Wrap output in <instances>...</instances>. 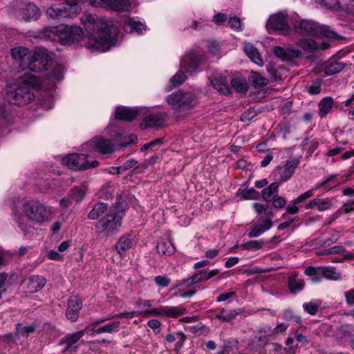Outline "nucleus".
Segmentation results:
<instances>
[{
	"mask_svg": "<svg viewBox=\"0 0 354 354\" xmlns=\"http://www.w3.org/2000/svg\"><path fill=\"white\" fill-rule=\"evenodd\" d=\"M84 29L88 35L85 46L92 51L104 52L116 43V38L111 28L105 23L95 21L93 16H87Z\"/></svg>",
	"mask_w": 354,
	"mask_h": 354,
	"instance_id": "nucleus-1",
	"label": "nucleus"
},
{
	"mask_svg": "<svg viewBox=\"0 0 354 354\" xmlns=\"http://www.w3.org/2000/svg\"><path fill=\"white\" fill-rule=\"evenodd\" d=\"M82 28L77 26L64 27H44L36 32V37L52 41H59L62 45H71L78 41L84 35Z\"/></svg>",
	"mask_w": 354,
	"mask_h": 354,
	"instance_id": "nucleus-2",
	"label": "nucleus"
},
{
	"mask_svg": "<svg viewBox=\"0 0 354 354\" xmlns=\"http://www.w3.org/2000/svg\"><path fill=\"white\" fill-rule=\"evenodd\" d=\"M167 102L174 107V112L188 111L194 109L198 104L197 95L190 91L179 89L167 95Z\"/></svg>",
	"mask_w": 354,
	"mask_h": 354,
	"instance_id": "nucleus-3",
	"label": "nucleus"
},
{
	"mask_svg": "<svg viewBox=\"0 0 354 354\" xmlns=\"http://www.w3.org/2000/svg\"><path fill=\"white\" fill-rule=\"evenodd\" d=\"M23 211L29 221L39 225L49 221L52 214V207L37 200L26 202L23 205Z\"/></svg>",
	"mask_w": 354,
	"mask_h": 354,
	"instance_id": "nucleus-4",
	"label": "nucleus"
},
{
	"mask_svg": "<svg viewBox=\"0 0 354 354\" xmlns=\"http://www.w3.org/2000/svg\"><path fill=\"white\" fill-rule=\"evenodd\" d=\"M123 212L111 208L105 216L95 225L97 234L104 233L106 236L115 234L122 225Z\"/></svg>",
	"mask_w": 354,
	"mask_h": 354,
	"instance_id": "nucleus-5",
	"label": "nucleus"
},
{
	"mask_svg": "<svg viewBox=\"0 0 354 354\" xmlns=\"http://www.w3.org/2000/svg\"><path fill=\"white\" fill-rule=\"evenodd\" d=\"M295 28L298 34L302 35H306L330 38H334L336 36L335 32L330 30L327 26H321L313 21L306 19L295 22Z\"/></svg>",
	"mask_w": 354,
	"mask_h": 354,
	"instance_id": "nucleus-6",
	"label": "nucleus"
},
{
	"mask_svg": "<svg viewBox=\"0 0 354 354\" xmlns=\"http://www.w3.org/2000/svg\"><path fill=\"white\" fill-rule=\"evenodd\" d=\"M35 98V95L32 89L26 86H21L14 90H8L7 91V102H3L0 104V106H4L6 104V108L8 109L10 116H11V104L17 106H24L31 102ZM4 109V107L1 109Z\"/></svg>",
	"mask_w": 354,
	"mask_h": 354,
	"instance_id": "nucleus-7",
	"label": "nucleus"
},
{
	"mask_svg": "<svg viewBox=\"0 0 354 354\" xmlns=\"http://www.w3.org/2000/svg\"><path fill=\"white\" fill-rule=\"evenodd\" d=\"M87 155L83 153H71L64 157L62 162L73 171H84L98 165L97 160L90 162L87 160Z\"/></svg>",
	"mask_w": 354,
	"mask_h": 354,
	"instance_id": "nucleus-8",
	"label": "nucleus"
},
{
	"mask_svg": "<svg viewBox=\"0 0 354 354\" xmlns=\"http://www.w3.org/2000/svg\"><path fill=\"white\" fill-rule=\"evenodd\" d=\"M77 0H68L62 3L52 5L46 9V14L49 18L59 19L70 17L77 12Z\"/></svg>",
	"mask_w": 354,
	"mask_h": 354,
	"instance_id": "nucleus-9",
	"label": "nucleus"
},
{
	"mask_svg": "<svg viewBox=\"0 0 354 354\" xmlns=\"http://www.w3.org/2000/svg\"><path fill=\"white\" fill-rule=\"evenodd\" d=\"M53 60L45 50H40L30 54L26 69L36 73H41L48 69Z\"/></svg>",
	"mask_w": 354,
	"mask_h": 354,
	"instance_id": "nucleus-10",
	"label": "nucleus"
},
{
	"mask_svg": "<svg viewBox=\"0 0 354 354\" xmlns=\"http://www.w3.org/2000/svg\"><path fill=\"white\" fill-rule=\"evenodd\" d=\"M87 328L72 333H68L59 340V345L62 346V353L71 354L77 351L80 339L84 335Z\"/></svg>",
	"mask_w": 354,
	"mask_h": 354,
	"instance_id": "nucleus-11",
	"label": "nucleus"
},
{
	"mask_svg": "<svg viewBox=\"0 0 354 354\" xmlns=\"http://www.w3.org/2000/svg\"><path fill=\"white\" fill-rule=\"evenodd\" d=\"M203 60L204 55L201 52L193 50L183 57L180 64L187 73H193L197 71Z\"/></svg>",
	"mask_w": 354,
	"mask_h": 354,
	"instance_id": "nucleus-12",
	"label": "nucleus"
},
{
	"mask_svg": "<svg viewBox=\"0 0 354 354\" xmlns=\"http://www.w3.org/2000/svg\"><path fill=\"white\" fill-rule=\"evenodd\" d=\"M90 4L97 8H109L111 10L123 12L131 8L129 0H89Z\"/></svg>",
	"mask_w": 354,
	"mask_h": 354,
	"instance_id": "nucleus-13",
	"label": "nucleus"
},
{
	"mask_svg": "<svg viewBox=\"0 0 354 354\" xmlns=\"http://www.w3.org/2000/svg\"><path fill=\"white\" fill-rule=\"evenodd\" d=\"M186 311V308L178 306H160L145 311V315H161L176 318L180 315H184Z\"/></svg>",
	"mask_w": 354,
	"mask_h": 354,
	"instance_id": "nucleus-14",
	"label": "nucleus"
},
{
	"mask_svg": "<svg viewBox=\"0 0 354 354\" xmlns=\"http://www.w3.org/2000/svg\"><path fill=\"white\" fill-rule=\"evenodd\" d=\"M266 28L269 31H279L282 35L287 34L289 30L287 19L281 13L272 15L267 21Z\"/></svg>",
	"mask_w": 354,
	"mask_h": 354,
	"instance_id": "nucleus-15",
	"label": "nucleus"
},
{
	"mask_svg": "<svg viewBox=\"0 0 354 354\" xmlns=\"http://www.w3.org/2000/svg\"><path fill=\"white\" fill-rule=\"evenodd\" d=\"M299 164V160L298 158L288 160L284 166L277 167L276 168L274 171V178L281 182L288 180L293 174Z\"/></svg>",
	"mask_w": 354,
	"mask_h": 354,
	"instance_id": "nucleus-16",
	"label": "nucleus"
},
{
	"mask_svg": "<svg viewBox=\"0 0 354 354\" xmlns=\"http://www.w3.org/2000/svg\"><path fill=\"white\" fill-rule=\"evenodd\" d=\"M46 283L44 277L39 275H30L26 277L21 281V285L30 293H35L41 290Z\"/></svg>",
	"mask_w": 354,
	"mask_h": 354,
	"instance_id": "nucleus-17",
	"label": "nucleus"
},
{
	"mask_svg": "<svg viewBox=\"0 0 354 354\" xmlns=\"http://www.w3.org/2000/svg\"><path fill=\"white\" fill-rule=\"evenodd\" d=\"M19 16L25 21L37 20L41 15L39 8L32 3H21Z\"/></svg>",
	"mask_w": 354,
	"mask_h": 354,
	"instance_id": "nucleus-18",
	"label": "nucleus"
},
{
	"mask_svg": "<svg viewBox=\"0 0 354 354\" xmlns=\"http://www.w3.org/2000/svg\"><path fill=\"white\" fill-rule=\"evenodd\" d=\"M166 116V113L149 114L144 118L140 127L145 129L148 128H161L165 124Z\"/></svg>",
	"mask_w": 354,
	"mask_h": 354,
	"instance_id": "nucleus-19",
	"label": "nucleus"
},
{
	"mask_svg": "<svg viewBox=\"0 0 354 354\" xmlns=\"http://www.w3.org/2000/svg\"><path fill=\"white\" fill-rule=\"evenodd\" d=\"M219 272V270L218 269H214L210 272H207L205 270L203 271H200L198 273L194 274L193 276L186 279L182 280L181 282L178 284V286H182L184 284H187V286H192L202 281L208 280L218 274Z\"/></svg>",
	"mask_w": 354,
	"mask_h": 354,
	"instance_id": "nucleus-20",
	"label": "nucleus"
},
{
	"mask_svg": "<svg viewBox=\"0 0 354 354\" xmlns=\"http://www.w3.org/2000/svg\"><path fill=\"white\" fill-rule=\"evenodd\" d=\"M31 53L27 48L18 47L12 49L11 55L13 59L19 65L21 71H24L27 68V63L30 59Z\"/></svg>",
	"mask_w": 354,
	"mask_h": 354,
	"instance_id": "nucleus-21",
	"label": "nucleus"
},
{
	"mask_svg": "<svg viewBox=\"0 0 354 354\" xmlns=\"http://www.w3.org/2000/svg\"><path fill=\"white\" fill-rule=\"evenodd\" d=\"M273 53L281 60L289 61L292 58H300L302 57V53L299 49L295 48H283L277 46L273 48Z\"/></svg>",
	"mask_w": 354,
	"mask_h": 354,
	"instance_id": "nucleus-22",
	"label": "nucleus"
},
{
	"mask_svg": "<svg viewBox=\"0 0 354 354\" xmlns=\"http://www.w3.org/2000/svg\"><path fill=\"white\" fill-rule=\"evenodd\" d=\"M82 308V301L77 297H71L68 301L66 317L71 322H75L79 317V311Z\"/></svg>",
	"mask_w": 354,
	"mask_h": 354,
	"instance_id": "nucleus-23",
	"label": "nucleus"
},
{
	"mask_svg": "<svg viewBox=\"0 0 354 354\" xmlns=\"http://www.w3.org/2000/svg\"><path fill=\"white\" fill-rule=\"evenodd\" d=\"M138 115V109L126 106H118L115 111V117L118 120L127 122L133 121Z\"/></svg>",
	"mask_w": 354,
	"mask_h": 354,
	"instance_id": "nucleus-24",
	"label": "nucleus"
},
{
	"mask_svg": "<svg viewBox=\"0 0 354 354\" xmlns=\"http://www.w3.org/2000/svg\"><path fill=\"white\" fill-rule=\"evenodd\" d=\"M211 85L222 95L232 93V88L229 85L226 77H215L210 80Z\"/></svg>",
	"mask_w": 354,
	"mask_h": 354,
	"instance_id": "nucleus-25",
	"label": "nucleus"
},
{
	"mask_svg": "<svg viewBox=\"0 0 354 354\" xmlns=\"http://www.w3.org/2000/svg\"><path fill=\"white\" fill-rule=\"evenodd\" d=\"M95 149L102 154L111 153L114 151V145L109 139L102 137H95L93 139Z\"/></svg>",
	"mask_w": 354,
	"mask_h": 354,
	"instance_id": "nucleus-26",
	"label": "nucleus"
},
{
	"mask_svg": "<svg viewBox=\"0 0 354 354\" xmlns=\"http://www.w3.org/2000/svg\"><path fill=\"white\" fill-rule=\"evenodd\" d=\"M296 45L303 50L308 53H313L319 48L326 49L328 47V45L325 44H322L321 46L319 44L313 39H301L297 41Z\"/></svg>",
	"mask_w": 354,
	"mask_h": 354,
	"instance_id": "nucleus-27",
	"label": "nucleus"
},
{
	"mask_svg": "<svg viewBox=\"0 0 354 354\" xmlns=\"http://www.w3.org/2000/svg\"><path fill=\"white\" fill-rule=\"evenodd\" d=\"M123 28L126 32L130 33L142 34L147 30L145 24L140 21H136L133 18H129L124 21Z\"/></svg>",
	"mask_w": 354,
	"mask_h": 354,
	"instance_id": "nucleus-28",
	"label": "nucleus"
},
{
	"mask_svg": "<svg viewBox=\"0 0 354 354\" xmlns=\"http://www.w3.org/2000/svg\"><path fill=\"white\" fill-rule=\"evenodd\" d=\"M13 216L24 235L25 236H32L33 235L34 227L31 226L20 214L15 212Z\"/></svg>",
	"mask_w": 354,
	"mask_h": 354,
	"instance_id": "nucleus-29",
	"label": "nucleus"
},
{
	"mask_svg": "<svg viewBox=\"0 0 354 354\" xmlns=\"http://www.w3.org/2000/svg\"><path fill=\"white\" fill-rule=\"evenodd\" d=\"M273 223L270 219H265L263 223H255L249 232L250 237H257L262 234L266 230L272 227Z\"/></svg>",
	"mask_w": 354,
	"mask_h": 354,
	"instance_id": "nucleus-30",
	"label": "nucleus"
},
{
	"mask_svg": "<svg viewBox=\"0 0 354 354\" xmlns=\"http://www.w3.org/2000/svg\"><path fill=\"white\" fill-rule=\"evenodd\" d=\"M132 245V239L129 235L122 236L115 245V249L118 254L124 256L127 250Z\"/></svg>",
	"mask_w": 354,
	"mask_h": 354,
	"instance_id": "nucleus-31",
	"label": "nucleus"
},
{
	"mask_svg": "<svg viewBox=\"0 0 354 354\" xmlns=\"http://www.w3.org/2000/svg\"><path fill=\"white\" fill-rule=\"evenodd\" d=\"M288 286L290 292L295 294L303 290L304 281L302 279L299 278L297 274H294L288 278Z\"/></svg>",
	"mask_w": 354,
	"mask_h": 354,
	"instance_id": "nucleus-32",
	"label": "nucleus"
},
{
	"mask_svg": "<svg viewBox=\"0 0 354 354\" xmlns=\"http://www.w3.org/2000/svg\"><path fill=\"white\" fill-rule=\"evenodd\" d=\"M244 50L248 57L255 64L262 66L263 65V61L260 55L258 50L253 46L252 44H246L244 47Z\"/></svg>",
	"mask_w": 354,
	"mask_h": 354,
	"instance_id": "nucleus-33",
	"label": "nucleus"
},
{
	"mask_svg": "<svg viewBox=\"0 0 354 354\" xmlns=\"http://www.w3.org/2000/svg\"><path fill=\"white\" fill-rule=\"evenodd\" d=\"M108 210V206L104 203H95L93 207V209L88 214V218L92 220L98 219Z\"/></svg>",
	"mask_w": 354,
	"mask_h": 354,
	"instance_id": "nucleus-34",
	"label": "nucleus"
},
{
	"mask_svg": "<svg viewBox=\"0 0 354 354\" xmlns=\"http://www.w3.org/2000/svg\"><path fill=\"white\" fill-rule=\"evenodd\" d=\"M244 186H245V184L238 190L237 196L244 200H257L260 198V194L256 189L254 188H243Z\"/></svg>",
	"mask_w": 354,
	"mask_h": 354,
	"instance_id": "nucleus-35",
	"label": "nucleus"
},
{
	"mask_svg": "<svg viewBox=\"0 0 354 354\" xmlns=\"http://www.w3.org/2000/svg\"><path fill=\"white\" fill-rule=\"evenodd\" d=\"M345 63L338 61H332L324 68V73L327 76L333 75L342 71L345 67Z\"/></svg>",
	"mask_w": 354,
	"mask_h": 354,
	"instance_id": "nucleus-36",
	"label": "nucleus"
},
{
	"mask_svg": "<svg viewBox=\"0 0 354 354\" xmlns=\"http://www.w3.org/2000/svg\"><path fill=\"white\" fill-rule=\"evenodd\" d=\"M240 313L236 310L219 309L215 317L222 322H228L234 319Z\"/></svg>",
	"mask_w": 354,
	"mask_h": 354,
	"instance_id": "nucleus-37",
	"label": "nucleus"
},
{
	"mask_svg": "<svg viewBox=\"0 0 354 354\" xmlns=\"http://www.w3.org/2000/svg\"><path fill=\"white\" fill-rule=\"evenodd\" d=\"M156 248L158 252L163 255H171L175 251L172 243L169 241L165 239L158 241Z\"/></svg>",
	"mask_w": 354,
	"mask_h": 354,
	"instance_id": "nucleus-38",
	"label": "nucleus"
},
{
	"mask_svg": "<svg viewBox=\"0 0 354 354\" xmlns=\"http://www.w3.org/2000/svg\"><path fill=\"white\" fill-rule=\"evenodd\" d=\"M333 100L330 97L323 98L319 103V114L323 118L328 114L332 109Z\"/></svg>",
	"mask_w": 354,
	"mask_h": 354,
	"instance_id": "nucleus-39",
	"label": "nucleus"
},
{
	"mask_svg": "<svg viewBox=\"0 0 354 354\" xmlns=\"http://www.w3.org/2000/svg\"><path fill=\"white\" fill-rule=\"evenodd\" d=\"M230 87L241 93H246L249 88L246 81L241 77L233 78L230 82Z\"/></svg>",
	"mask_w": 354,
	"mask_h": 354,
	"instance_id": "nucleus-40",
	"label": "nucleus"
},
{
	"mask_svg": "<svg viewBox=\"0 0 354 354\" xmlns=\"http://www.w3.org/2000/svg\"><path fill=\"white\" fill-rule=\"evenodd\" d=\"M250 78L254 88L263 87L268 84V80L266 77L254 71L251 72Z\"/></svg>",
	"mask_w": 354,
	"mask_h": 354,
	"instance_id": "nucleus-41",
	"label": "nucleus"
},
{
	"mask_svg": "<svg viewBox=\"0 0 354 354\" xmlns=\"http://www.w3.org/2000/svg\"><path fill=\"white\" fill-rule=\"evenodd\" d=\"M120 324L119 321H114L110 323H108L101 327H99L96 330H94V333L100 334L102 333H112L113 332L118 331V327Z\"/></svg>",
	"mask_w": 354,
	"mask_h": 354,
	"instance_id": "nucleus-42",
	"label": "nucleus"
},
{
	"mask_svg": "<svg viewBox=\"0 0 354 354\" xmlns=\"http://www.w3.org/2000/svg\"><path fill=\"white\" fill-rule=\"evenodd\" d=\"M15 337H18L19 335L28 337L30 333H33L35 331L36 326L35 324H32L30 326H24L21 324L17 323L15 325Z\"/></svg>",
	"mask_w": 354,
	"mask_h": 354,
	"instance_id": "nucleus-43",
	"label": "nucleus"
},
{
	"mask_svg": "<svg viewBox=\"0 0 354 354\" xmlns=\"http://www.w3.org/2000/svg\"><path fill=\"white\" fill-rule=\"evenodd\" d=\"M22 82L24 83L23 86L37 88L40 87L39 80L35 75L30 73H26Z\"/></svg>",
	"mask_w": 354,
	"mask_h": 354,
	"instance_id": "nucleus-44",
	"label": "nucleus"
},
{
	"mask_svg": "<svg viewBox=\"0 0 354 354\" xmlns=\"http://www.w3.org/2000/svg\"><path fill=\"white\" fill-rule=\"evenodd\" d=\"M4 109H1L3 106H0V127L8 125L12 123V118L10 116V112L8 109L6 108V104L4 105Z\"/></svg>",
	"mask_w": 354,
	"mask_h": 354,
	"instance_id": "nucleus-45",
	"label": "nucleus"
},
{
	"mask_svg": "<svg viewBox=\"0 0 354 354\" xmlns=\"http://www.w3.org/2000/svg\"><path fill=\"white\" fill-rule=\"evenodd\" d=\"M187 79L186 75L183 71H178L170 80V83L173 87L179 86L185 82Z\"/></svg>",
	"mask_w": 354,
	"mask_h": 354,
	"instance_id": "nucleus-46",
	"label": "nucleus"
},
{
	"mask_svg": "<svg viewBox=\"0 0 354 354\" xmlns=\"http://www.w3.org/2000/svg\"><path fill=\"white\" fill-rule=\"evenodd\" d=\"M68 195L73 201L80 203L84 199L85 192L82 189L75 187L70 191Z\"/></svg>",
	"mask_w": 354,
	"mask_h": 354,
	"instance_id": "nucleus-47",
	"label": "nucleus"
},
{
	"mask_svg": "<svg viewBox=\"0 0 354 354\" xmlns=\"http://www.w3.org/2000/svg\"><path fill=\"white\" fill-rule=\"evenodd\" d=\"M264 242L263 241H250L241 245V249L250 250L252 249L259 250L263 248Z\"/></svg>",
	"mask_w": 354,
	"mask_h": 354,
	"instance_id": "nucleus-48",
	"label": "nucleus"
},
{
	"mask_svg": "<svg viewBox=\"0 0 354 354\" xmlns=\"http://www.w3.org/2000/svg\"><path fill=\"white\" fill-rule=\"evenodd\" d=\"M322 80L317 79L313 81L312 84L307 87V91L310 95H318L322 91Z\"/></svg>",
	"mask_w": 354,
	"mask_h": 354,
	"instance_id": "nucleus-49",
	"label": "nucleus"
},
{
	"mask_svg": "<svg viewBox=\"0 0 354 354\" xmlns=\"http://www.w3.org/2000/svg\"><path fill=\"white\" fill-rule=\"evenodd\" d=\"M322 274L325 278L328 279L339 280L341 279V274L336 272L334 268H325Z\"/></svg>",
	"mask_w": 354,
	"mask_h": 354,
	"instance_id": "nucleus-50",
	"label": "nucleus"
},
{
	"mask_svg": "<svg viewBox=\"0 0 354 354\" xmlns=\"http://www.w3.org/2000/svg\"><path fill=\"white\" fill-rule=\"evenodd\" d=\"M283 318L286 321L293 322L297 324H300L302 322L301 318L299 316L295 315L294 312L290 309H288L284 311L283 314Z\"/></svg>",
	"mask_w": 354,
	"mask_h": 354,
	"instance_id": "nucleus-51",
	"label": "nucleus"
},
{
	"mask_svg": "<svg viewBox=\"0 0 354 354\" xmlns=\"http://www.w3.org/2000/svg\"><path fill=\"white\" fill-rule=\"evenodd\" d=\"M48 77L50 80L60 81L64 78L62 68L60 66H55L49 73Z\"/></svg>",
	"mask_w": 354,
	"mask_h": 354,
	"instance_id": "nucleus-52",
	"label": "nucleus"
},
{
	"mask_svg": "<svg viewBox=\"0 0 354 354\" xmlns=\"http://www.w3.org/2000/svg\"><path fill=\"white\" fill-rule=\"evenodd\" d=\"M333 206V203L330 199H322L318 198L317 209L319 212L330 209Z\"/></svg>",
	"mask_w": 354,
	"mask_h": 354,
	"instance_id": "nucleus-53",
	"label": "nucleus"
},
{
	"mask_svg": "<svg viewBox=\"0 0 354 354\" xmlns=\"http://www.w3.org/2000/svg\"><path fill=\"white\" fill-rule=\"evenodd\" d=\"M345 251V248L342 245H335L330 248H328L327 250H325L324 251L319 253L318 254H322V255H329V254H339L342 253Z\"/></svg>",
	"mask_w": 354,
	"mask_h": 354,
	"instance_id": "nucleus-54",
	"label": "nucleus"
},
{
	"mask_svg": "<svg viewBox=\"0 0 354 354\" xmlns=\"http://www.w3.org/2000/svg\"><path fill=\"white\" fill-rule=\"evenodd\" d=\"M154 281L158 286L165 288L169 286L170 279L165 275H159L155 277Z\"/></svg>",
	"mask_w": 354,
	"mask_h": 354,
	"instance_id": "nucleus-55",
	"label": "nucleus"
},
{
	"mask_svg": "<svg viewBox=\"0 0 354 354\" xmlns=\"http://www.w3.org/2000/svg\"><path fill=\"white\" fill-rule=\"evenodd\" d=\"M303 307L305 311L311 315H315L318 311V306L313 302L304 304Z\"/></svg>",
	"mask_w": 354,
	"mask_h": 354,
	"instance_id": "nucleus-56",
	"label": "nucleus"
},
{
	"mask_svg": "<svg viewBox=\"0 0 354 354\" xmlns=\"http://www.w3.org/2000/svg\"><path fill=\"white\" fill-rule=\"evenodd\" d=\"M228 23L230 26L236 30H241V22L239 17H233L230 18Z\"/></svg>",
	"mask_w": 354,
	"mask_h": 354,
	"instance_id": "nucleus-57",
	"label": "nucleus"
},
{
	"mask_svg": "<svg viewBox=\"0 0 354 354\" xmlns=\"http://www.w3.org/2000/svg\"><path fill=\"white\" fill-rule=\"evenodd\" d=\"M286 199L277 195H275L273 198L272 205L276 208H282L286 205Z\"/></svg>",
	"mask_w": 354,
	"mask_h": 354,
	"instance_id": "nucleus-58",
	"label": "nucleus"
},
{
	"mask_svg": "<svg viewBox=\"0 0 354 354\" xmlns=\"http://www.w3.org/2000/svg\"><path fill=\"white\" fill-rule=\"evenodd\" d=\"M313 196V190L310 189V190L304 192V194H301L298 197H297L295 199L293 200L292 202L295 205H296L299 203H301V202L308 199V198H310Z\"/></svg>",
	"mask_w": 354,
	"mask_h": 354,
	"instance_id": "nucleus-59",
	"label": "nucleus"
},
{
	"mask_svg": "<svg viewBox=\"0 0 354 354\" xmlns=\"http://www.w3.org/2000/svg\"><path fill=\"white\" fill-rule=\"evenodd\" d=\"M339 232L335 231L333 234H331L330 237L325 240L322 243L323 246H329L331 244L336 243L339 239Z\"/></svg>",
	"mask_w": 354,
	"mask_h": 354,
	"instance_id": "nucleus-60",
	"label": "nucleus"
},
{
	"mask_svg": "<svg viewBox=\"0 0 354 354\" xmlns=\"http://www.w3.org/2000/svg\"><path fill=\"white\" fill-rule=\"evenodd\" d=\"M209 52L213 55H218L221 53L219 44L216 41H212L208 46Z\"/></svg>",
	"mask_w": 354,
	"mask_h": 354,
	"instance_id": "nucleus-61",
	"label": "nucleus"
},
{
	"mask_svg": "<svg viewBox=\"0 0 354 354\" xmlns=\"http://www.w3.org/2000/svg\"><path fill=\"white\" fill-rule=\"evenodd\" d=\"M137 162H138L134 159L127 160L125 162L123 163L122 165L117 167V169L119 171L121 170L127 171V170L131 169V167H133Z\"/></svg>",
	"mask_w": 354,
	"mask_h": 354,
	"instance_id": "nucleus-62",
	"label": "nucleus"
},
{
	"mask_svg": "<svg viewBox=\"0 0 354 354\" xmlns=\"http://www.w3.org/2000/svg\"><path fill=\"white\" fill-rule=\"evenodd\" d=\"M266 68H267L268 72L271 75V77L274 81H278V80H281V76L278 75V71L274 67H273L271 65H268L266 66Z\"/></svg>",
	"mask_w": 354,
	"mask_h": 354,
	"instance_id": "nucleus-63",
	"label": "nucleus"
},
{
	"mask_svg": "<svg viewBox=\"0 0 354 354\" xmlns=\"http://www.w3.org/2000/svg\"><path fill=\"white\" fill-rule=\"evenodd\" d=\"M346 301L349 306H354V288L344 292Z\"/></svg>",
	"mask_w": 354,
	"mask_h": 354,
	"instance_id": "nucleus-64",
	"label": "nucleus"
}]
</instances>
